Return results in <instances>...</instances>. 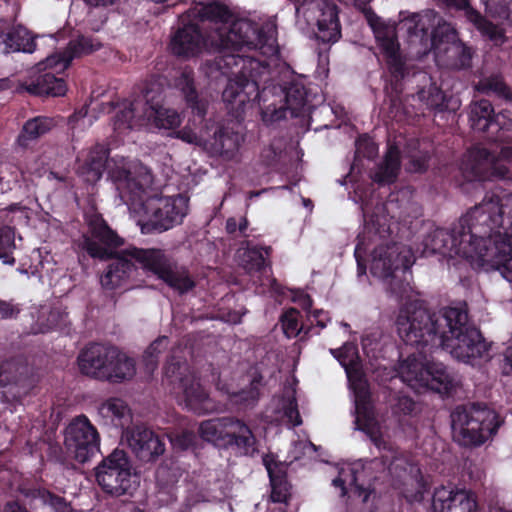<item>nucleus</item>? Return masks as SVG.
Returning <instances> with one entry per match:
<instances>
[{
  "label": "nucleus",
  "instance_id": "nucleus-56",
  "mask_svg": "<svg viewBox=\"0 0 512 512\" xmlns=\"http://www.w3.org/2000/svg\"><path fill=\"white\" fill-rule=\"evenodd\" d=\"M49 328L62 327L67 324V313L60 309H53L48 316Z\"/></svg>",
  "mask_w": 512,
  "mask_h": 512
},
{
  "label": "nucleus",
  "instance_id": "nucleus-20",
  "mask_svg": "<svg viewBox=\"0 0 512 512\" xmlns=\"http://www.w3.org/2000/svg\"><path fill=\"white\" fill-rule=\"evenodd\" d=\"M431 512H480L475 495L468 490L441 486L435 489Z\"/></svg>",
  "mask_w": 512,
  "mask_h": 512
},
{
  "label": "nucleus",
  "instance_id": "nucleus-31",
  "mask_svg": "<svg viewBox=\"0 0 512 512\" xmlns=\"http://www.w3.org/2000/svg\"><path fill=\"white\" fill-rule=\"evenodd\" d=\"M400 170V151L398 146L389 145L383 161L371 175L373 181L384 185L394 182Z\"/></svg>",
  "mask_w": 512,
  "mask_h": 512
},
{
  "label": "nucleus",
  "instance_id": "nucleus-44",
  "mask_svg": "<svg viewBox=\"0 0 512 512\" xmlns=\"http://www.w3.org/2000/svg\"><path fill=\"white\" fill-rule=\"evenodd\" d=\"M300 313L294 308L287 310L282 318V328L285 335L288 338H293L298 336L301 332L305 334L308 333V330H305L304 324H299Z\"/></svg>",
  "mask_w": 512,
  "mask_h": 512
},
{
  "label": "nucleus",
  "instance_id": "nucleus-7",
  "mask_svg": "<svg viewBox=\"0 0 512 512\" xmlns=\"http://www.w3.org/2000/svg\"><path fill=\"white\" fill-rule=\"evenodd\" d=\"M458 231L464 233V240L472 247L484 253L486 246L492 252L496 242L512 233V193L486 194L481 203L459 220Z\"/></svg>",
  "mask_w": 512,
  "mask_h": 512
},
{
  "label": "nucleus",
  "instance_id": "nucleus-39",
  "mask_svg": "<svg viewBox=\"0 0 512 512\" xmlns=\"http://www.w3.org/2000/svg\"><path fill=\"white\" fill-rule=\"evenodd\" d=\"M176 86L183 92L187 102L197 110L198 115H204V106L197 101V94L194 88L193 71L189 68L183 69L176 79Z\"/></svg>",
  "mask_w": 512,
  "mask_h": 512
},
{
  "label": "nucleus",
  "instance_id": "nucleus-27",
  "mask_svg": "<svg viewBox=\"0 0 512 512\" xmlns=\"http://www.w3.org/2000/svg\"><path fill=\"white\" fill-rule=\"evenodd\" d=\"M242 141L241 134L230 129L218 128L214 131L213 137L205 141L204 149L224 160H232L236 157Z\"/></svg>",
  "mask_w": 512,
  "mask_h": 512
},
{
  "label": "nucleus",
  "instance_id": "nucleus-57",
  "mask_svg": "<svg viewBox=\"0 0 512 512\" xmlns=\"http://www.w3.org/2000/svg\"><path fill=\"white\" fill-rule=\"evenodd\" d=\"M492 123H495L500 129L509 130L512 128V113L504 110L494 115Z\"/></svg>",
  "mask_w": 512,
  "mask_h": 512
},
{
  "label": "nucleus",
  "instance_id": "nucleus-61",
  "mask_svg": "<svg viewBox=\"0 0 512 512\" xmlns=\"http://www.w3.org/2000/svg\"><path fill=\"white\" fill-rule=\"evenodd\" d=\"M503 372L505 374L512 373V344L506 349L504 354Z\"/></svg>",
  "mask_w": 512,
  "mask_h": 512
},
{
  "label": "nucleus",
  "instance_id": "nucleus-43",
  "mask_svg": "<svg viewBox=\"0 0 512 512\" xmlns=\"http://www.w3.org/2000/svg\"><path fill=\"white\" fill-rule=\"evenodd\" d=\"M168 347V338L165 336L156 339L144 352L143 362L148 373H152L157 365L159 355Z\"/></svg>",
  "mask_w": 512,
  "mask_h": 512
},
{
  "label": "nucleus",
  "instance_id": "nucleus-3",
  "mask_svg": "<svg viewBox=\"0 0 512 512\" xmlns=\"http://www.w3.org/2000/svg\"><path fill=\"white\" fill-rule=\"evenodd\" d=\"M188 18L208 21L204 37L194 23L178 28L171 37L170 49L180 57H194L204 50L259 48L266 57L278 54L276 23L269 19L261 26L236 18L227 6L220 3H199L188 11Z\"/></svg>",
  "mask_w": 512,
  "mask_h": 512
},
{
  "label": "nucleus",
  "instance_id": "nucleus-63",
  "mask_svg": "<svg viewBox=\"0 0 512 512\" xmlns=\"http://www.w3.org/2000/svg\"><path fill=\"white\" fill-rule=\"evenodd\" d=\"M300 445L303 448L305 454L311 455L316 451V446L311 442H302Z\"/></svg>",
  "mask_w": 512,
  "mask_h": 512
},
{
  "label": "nucleus",
  "instance_id": "nucleus-5",
  "mask_svg": "<svg viewBox=\"0 0 512 512\" xmlns=\"http://www.w3.org/2000/svg\"><path fill=\"white\" fill-rule=\"evenodd\" d=\"M269 70L251 81L231 82L222 93V99L235 117H240L254 100L263 103L262 120L273 123L286 118L297 117L308 103L306 90L301 84H291L288 88L265 85L269 80Z\"/></svg>",
  "mask_w": 512,
  "mask_h": 512
},
{
  "label": "nucleus",
  "instance_id": "nucleus-64",
  "mask_svg": "<svg viewBox=\"0 0 512 512\" xmlns=\"http://www.w3.org/2000/svg\"><path fill=\"white\" fill-rule=\"evenodd\" d=\"M300 302L305 309H309L312 305V300L308 295H303L300 299Z\"/></svg>",
  "mask_w": 512,
  "mask_h": 512
},
{
  "label": "nucleus",
  "instance_id": "nucleus-6",
  "mask_svg": "<svg viewBox=\"0 0 512 512\" xmlns=\"http://www.w3.org/2000/svg\"><path fill=\"white\" fill-rule=\"evenodd\" d=\"M113 258L101 277V285L106 289L119 287L132 275L136 265L153 273L179 293H185L195 285L187 270L173 263L160 249L130 247L116 253Z\"/></svg>",
  "mask_w": 512,
  "mask_h": 512
},
{
  "label": "nucleus",
  "instance_id": "nucleus-29",
  "mask_svg": "<svg viewBox=\"0 0 512 512\" xmlns=\"http://www.w3.org/2000/svg\"><path fill=\"white\" fill-rule=\"evenodd\" d=\"M35 50V43L29 31L17 26L7 32H0V51L3 53L25 52L32 53Z\"/></svg>",
  "mask_w": 512,
  "mask_h": 512
},
{
  "label": "nucleus",
  "instance_id": "nucleus-55",
  "mask_svg": "<svg viewBox=\"0 0 512 512\" xmlns=\"http://www.w3.org/2000/svg\"><path fill=\"white\" fill-rule=\"evenodd\" d=\"M177 137L189 144H195L204 148V143L207 139L198 136L195 132L190 129H182L177 132Z\"/></svg>",
  "mask_w": 512,
  "mask_h": 512
},
{
  "label": "nucleus",
  "instance_id": "nucleus-2",
  "mask_svg": "<svg viewBox=\"0 0 512 512\" xmlns=\"http://www.w3.org/2000/svg\"><path fill=\"white\" fill-rule=\"evenodd\" d=\"M105 169L122 202L139 216L137 223L142 233L167 231L180 225L187 216V196L150 194L154 183L151 170L139 162H127L122 156L108 159V149L103 145L97 144L90 150L79 173L86 182L94 184Z\"/></svg>",
  "mask_w": 512,
  "mask_h": 512
},
{
  "label": "nucleus",
  "instance_id": "nucleus-52",
  "mask_svg": "<svg viewBox=\"0 0 512 512\" xmlns=\"http://www.w3.org/2000/svg\"><path fill=\"white\" fill-rule=\"evenodd\" d=\"M356 153L367 158H373L378 153V148L372 140L361 138L356 143Z\"/></svg>",
  "mask_w": 512,
  "mask_h": 512
},
{
  "label": "nucleus",
  "instance_id": "nucleus-35",
  "mask_svg": "<svg viewBox=\"0 0 512 512\" xmlns=\"http://www.w3.org/2000/svg\"><path fill=\"white\" fill-rule=\"evenodd\" d=\"M228 417L203 421L199 426L200 436L216 446L225 448Z\"/></svg>",
  "mask_w": 512,
  "mask_h": 512
},
{
  "label": "nucleus",
  "instance_id": "nucleus-38",
  "mask_svg": "<svg viewBox=\"0 0 512 512\" xmlns=\"http://www.w3.org/2000/svg\"><path fill=\"white\" fill-rule=\"evenodd\" d=\"M55 126L52 118L38 116L28 120L23 126L22 133L19 135L18 141L21 145H27V141L37 139L44 135Z\"/></svg>",
  "mask_w": 512,
  "mask_h": 512
},
{
  "label": "nucleus",
  "instance_id": "nucleus-30",
  "mask_svg": "<svg viewBox=\"0 0 512 512\" xmlns=\"http://www.w3.org/2000/svg\"><path fill=\"white\" fill-rule=\"evenodd\" d=\"M97 411L105 424L116 427L123 426L131 420V410L121 398L112 397L103 401Z\"/></svg>",
  "mask_w": 512,
  "mask_h": 512
},
{
  "label": "nucleus",
  "instance_id": "nucleus-23",
  "mask_svg": "<svg viewBox=\"0 0 512 512\" xmlns=\"http://www.w3.org/2000/svg\"><path fill=\"white\" fill-rule=\"evenodd\" d=\"M146 99V122H151L159 129H174L181 124L180 115L161 104V93L158 88L151 87L144 90Z\"/></svg>",
  "mask_w": 512,
  "mask_h": 512
},
{
  "label": "nucleus",
  "instance_id": "nucleus-25",
  "mask_svg": "<svg viewBox=\"0 0 512 512\" xmlns=\"http://www.w3.org/2000/svg\"><path fill=\"white\" fill-rule=\"evenodd\" d=\"M225 448H232L236 453L253 456L258 452L257 439L251 428L242 420L228 417Z\"/></svg>",
  "mask_w": 512,
  "mask_h": 512
},
{
  "label": "nucleus",
  "instance_id": "nucleus-13",
  "mask_svg": "<svg viewBox=\"0 0 512 512\" xmlns=\"http://www.w3.org/2000/svg\"><path fill=\"white\" fill-rule=\"evenodd\" d=\"M96 480L111 495L132 494L139 486V476L133 471L125 451L115 449L96 468Z\"/></svg>",
  "mask_w": 512,
  "mask_h": 512
},
{
  "label": "nucleus",
  "instance_id": "nucleus-51",
  "mask_svg": "<svg viewBox=\"0 0 512 512\" xmlns=\"http://www.w3.org/2000/svg\"><path fill=\"white\" fill-rule=\"evenodd\" d=\"M393 411L397 415L414 416L418 413V405L409 397H398Z\"/></svg>",
  "mask_w": 512,
  "mask_h": 512
},
{
  "label": "nucleus",
  "instance_id": "nucleus-26",
  "mask_svg": "<svg viewBox=\"0 0 512 512\" xmlns=\"http://www.w3.org/2000/svg\"><path fill=\"white\" fill-rule=\"evenodd\" d=\"M364 470L359 465H344L338 471V476L333 479L332 485L340 488L341 496L349 494V497H359L364 503L368 500L370 490L364 487L362 476Z\"/></svg>",
  "mask_w": 512,
  "mask_h": 512
},
{
  "label": "nucleus",
  "instance_id": "nucleus-19",
  "mask_svg": "<svg viewBox=\"0 0 512 512\" xmlns=\"http://www.w3.org/2000/svg\"><path fill=\"white\" fill-rule=\"evenodd\" d=\"M123 439L135 456L143 462L154 461L165 451V444L158 435L142 425L126 429Z\"/></svg>",
  "mask_w": 512,
  "mask_h": 512
},
{
  "label": "nucleus",
  "instance_id": "nucleus-53",
  "mask_svg": "<svg viewBox=\"0 0 512 512\" xmlns=\"http://www.w3.org/2000/svg\"><path fill=\"white\" fill-rule=\"evenodd\" d=\"M248 221L245 217H241L239 221L235 217H230L226 221V231L229 234H234L236 231H239L241 235H244L245 230L247 229Z\"/></svg>",
  "mask_w": 512,
  "mask_h": 512
},
{
  "label": "nucleus",
  "instance_id": "nucleus-28",
  "mask_svg": "<svg viewBox=\"0 0 512 512\" xmlns=\"http://www.w3.org/2000/svg\"><path fill=\"white\" fill-rule=\"evenodd\" d=\"M445 22L435 11L426 10L421 14H412L401 21V27L405 29L411 39L423 41L427 39V30L433 27V30L438 27V21Z\"/></svg>",
  "mask_w": 512,
  "mask_h": 512
},
{
  "label": "nucleus",
  "instance_id": "nucleus-50",
  "mask_svg": "<svg viewBox=\"0 0 512 512\" xmlns=\"http://www.w3.org/2000/svg\"><path fill=\"white\" fill-rule=\"evenodd\" d=\"M281 408L283 410V415L287 418L288 422L292 424V426H298L302 423L297 403L293 395L282 400Z\"/></svg>",
  "mask_w": 512,
  "mask_h": 512
},
{
  "label": "nucleus",
  "instance_id": "nucleus-24",
  "mask_svg": "<svg viewBox=\"0 0 512 512\" xmlns=\"http://www.w3.org/2000/svg\"><path fill=\"white\" fill-rule=\"evenodd\" d=\"M270 248H247L239 253L240 264L252 277L255 284L273 286L275 280L270 277V268L266 264Z\"/></svg>",
  "mask_w": 512,
  "mask_h": 512
},
{
  "label": "nucleus",
  "instance_id": "nucleus-8",
  "mask_svg": "<svg viewBox=\"0 0 512 512\" xmlns=\"http://www.w3.org/2000/svg\"><path fill=\"white\" fill-rule=\"evenodd\" d=\"M100 46V42L91 37L81 36L71 41L64 52L48 56L44 62L38 64V70L50 69L51 71L41 74L35 82L21 85L17 91L25 90L34 95L63 96L67 90L66 84L54 73L63 72L74 58L92 53Z\"/></svg>",
  "mask_w": 512,
  "mask_h": 512
},
{
  "label": "nucleus",
  "instance_id": "nucleus-14",
  "mask_svg": "<svg viewBox=\"0 0 512 512\" xmlns=\"http://www.w3.org/2000/svg\"><path fill=\"white\" fill-rule=\"evenodd\" d=\"M431 46L438 63L453 69L469 65L471 50L458 39L457 32L450 23L438 21V27L432 32Z\"/></svg>",
  "mask_w": 512,
  "mask_h": 512
},
{
  "label": "nucleus",
  "instance_id": "nucleus-17",
  "mask_svg": "<svg viewBox=\"0 0 512 512\" xmlns=\"http://www.w3.org/2000/svg\"><path fill=\"white\" fill-rule=\"evenodd\" d=\"M364 14L377 43L385 54L391 74L397 80L404 78L407 74V66L399 51L395 23L381 19L371 9L364 10Z\"/></svg>",
  "mask_w": 512,
  "mask_h": 512
},
{
  "label": "nucleus",
  "instance_id": "nucleus-59",
  "mask_svg": "<svg viewBox=\"0 0 512 512\" xmlns=\"http://www.w3.org/2000/svg\"><path fill=\"white\" fill-rule=\"evenodd\" d=\"M308 319L311 325L316 323L317 326L323 329L326 326V320L328 318L326 312H324L323 310H315L308 316Z\"/></svg>",
  "mask_w": 512,
  "mask_h": 512
},
{
  "label": "nucleus",
  "instance_id": "nucleus-12",
  "mask_svg": "<svg viewBox=\"0 0 512 512\" xmlns=\"http://www.w3.org/2000/svg\"><path fill=\"white\" fill-rule=\"evenodd\" d=\"M164 375L173 390L182 395L187 409L198 414L219 410L185 361L172 357L164 368Z\"/></svg>",
  "mask_w": 512,
  "mask_h": 512
},
{
  "label": "nucleus",
  "instance_id": "nucleus-62",
  "mask_svg": "<svg viewBox=\"0 0 512 512\" xmlns=\"http://www.w3.org/2000/svg\"><path fill=\"white\" fill-rule=\"evenodd\" d=\"M87 4L91 6H108L113 5L117 0H84Z\"/></svg>",
  "mask_w": 512,
  "mask_h": 512
},
{
  "label": "nucleus",
  "instance_id": "nucleus-54",
  "mask_svg": "<svg viewBox=\"0 0 512 512\" xmlns=\"http://www.w3.org/2000/svg\"><path fill=\"white\" fill-rule=\"evenodd\" d=\"M20 312V308L12 301L0 300V319L15 318Z\"/></svg>",
  "mask_w": 512,
  "mask_h": 512
},
{
  "label": "nucleus",
  "instance_id": "nucleus-42",
  "mask_svg": "<svg viewBox=\"0 0 512 512\" xmlns=\"http://www.w3.org/2000/svg\"><path fill=\"white\" fill-rule=\"evenodd\" d=\"M0 221L5 225H27L29 221L28 210L18 204L10 205L9 207L0 210Z\"/></svg>",
  "mask_w": 512,
  "mask_h": 512
},
{
  "label": "nucleus",
  "instance_id": "nucleus-60",
  "mask_svg": "<svg viewBox=\"0 0 512 512\" xmlns=\"http://www.w3.org/2000/svg\"><path fill=\"white\" fill-rule=\"evenodd\" d=\"M26 170L27 173L31 175H36L38 177H40L42 173L45 171L43 162H41V164H38L37 160H33V162L29 161L26 165Z\"/></svg>",
  "mask_w": 512,
  "mask_h": 512
},
{
  "label": "nucleus",
  "instance_id": "nucleus-41",
  "mask_svg": "<svg viewBox=\"0 0 512 512\" xmlns=\"http://www.w3.org/2000/svg\"><path fill=\"white\" fill-rule=\"evenodd\" d=\"M416 98L428 109L443 111L448 107L445 95L433 83H430L428 87H424L419 90L416 94Z\"/></svg>",
  "mask_w": 512,
  "mask_h": 512
},
{
  "label": "nucleus",
  "instance_id": "nucleus-36",
  "mask_svg": "<svg viewBox=\"0 0 512 512\" xmlns=\"http://www.w3.org/2000/svg\"><path fill=\"white\" fill-rule=\"evenodd\" d=\"M493 118L494 110L488 100L483 99L471 104L469 120L474 130L486 131L492 125Z\"/></svg>",
  "mask_w": 512,
  "mask_h": 512
},
{
  "label": "nucleus",
  "instance_id": "nucleus-46",
  "mask_svg": "<svg viewBox=\"0 0 512 512\" xmlns=\"http://www.w3.org/2000/svg\"><path fill=\"white\" fill-rule=\"evenodd\" d=\"M28 372V367L24 364L6 363L1 367L0 382H19Z\"/></svg>",
  "mask_w": 512,
  "mask_h": 512
},
{
  "label": "nucleus",
  "instance_id": "nucleus-22",
  "mask_svg": "<svg viewBox=\"0 0 512 512\" xmlns=\"http://www.w3.org/2000/svg\"><path fill=\"white\" fill-rule=\"evenodd\" d=\"M146 99L144 92L132 101L125 100L115 107L113 128L118 134H125L129 130L140 127L146 123Z\"/></svg>",
  "mask_w": 512,
  "mask_h": 512
},
{
  "label": "nucleus",
  "instance_id": "nucleus-48",
  "mask_svg": "<svg viewBox=\"0 0 512 512\" xmlns=\"http://www.w3.org/2000/svg\"><path fill=\"white\" fill-rule=\"evenodd\" d=\"M172 446L177 450H186L195 443L196 436L191 431L175 432L169 435Z\"/></svg>",
  "mask_w": 512,
  "mask_h": 512
},
{
  "label": "nucleus",
  "instance_id": "nucleus-47",
  "mask_svg": "<svg viewBox=\"0 0 512 512\" xmlns=\"http://www.w3.org/2000/svg\"><path fill=\"white\" fill-rule=\"evenodd\" d=\"M68 124L71 136L74 139L78 132H83L92 125V120L87 118V110L81 109L69 117Z\"/></svg>",
  "mask_w": 512,
  "mask_h": 512
},
{
  "label": "nucleus",
  "instance_id": "nucleus-34",
  "mask_svg": "<svg viewBox=\"0 0 512 512\" xmlns=\"http://www.w3.org/2000/svg\"><path fill=\"white\" fill-rule=\"evenodd\" d=\"M136 374L135 362L117 349V357L110 361L105 380L119 383L132 379Z\"/></svg>",
  "mask_w": 512,
  "mask_h": 512
},
{
  "label": "nucleus",
  "instance_id": "nucleus-16",
  "mask_svg": "<svg viewBox=\"0 0 512 512\" xmlns=\"http://www.w3.org/2000/svg\"><path fill=\"white\" fill-rule=\"evenodd\" d=\"M86 221L88 233L82 237L81 248L93 258L105 260L114 257L123 239L98 213L87 214Z\"/></svg>",
  "mask_w": 512,
  "mask_h": 512
},
{
  "label": "nucleus",
  "instance_id": "nucleus-11",
  "mask_svg": "<svg viewBox=\"0 0 512 512\" xmlns=\"http://www.w3.org/2000/svg\"><path fill=\"white\" fill-rule=\"evenodd\" d=\"M398 374L403 382L416 391L430 389L447 394L457 384L455 376L440 362L425 357L409 356L399 365Z\"/></svg>",
  "mask_w": 512,
  "mask_h": 512
},
{
  "label": "nucleus",
  "instance_id": "nucleus-1",
  "mask_svg": "<svg viewBox=\"0 0 512 512\" xmlns=\"http://www.w3.org/2000/svg\"><path fill=\"white\" fill-rule=\"evenodd\" d=\"M412 264V252L402 244H380L371 253V273L383 280L392 294L405 300L395 321L399 337L423 354L442 348L465 363L484 357L487 344L480 332L469 324L465 309L445 307L430 311L421 300L413 297V288L407 279Z\"/></svg>",
  "mask_w": 512,
  "mask_h": 512
},
{
  "label": "nucleus",
  "instance_id": "nucleus-49",
  "mask_svg": "<svg viewBox=\"0 0 512 512\" xmlns=\"http://www.w3.org/2000/svg\"><path fill=\"white\" fill-rule=\"evenodd\" d=\"M14 230L10 226L0 229V258L7 257L15 247Z\"/></svg>",
  "mask_w": 512,
  "mask_h": 512
},
{
  "label": "nucleus",
  "instance_id": "nucleus-45",
  "mask_svg": "<svg viewBox=\"0 0 512 512\" xmlns=\"http://www.w3.org/2000/svg\"><path fill=\"white\" fill-rule=\"evenodd\" d=\"M478 90L484 93H495L506 99H512V93L498 76L485 78L478 83Z\"/></svg>",
  "mask_w": 512,
  "mask_h": 512
},
{
  "label": "nucleus",
  "instance_id": "nucleus-4",
  "mask_svg": "<svg viewBox=\"0 0 512 512\" xmlns=\"http://www.w3.org/2000/svg\"><path fill=\"white\" fill-rule=\"evenodd\" d=\"M330 353L345 368L346 374L354 393L355 423L359 430L364 431L382 452L381 459L389 473L395 477L407 480L417 479L420 470L416 465L396 452L394 447L385 438L386 430L376 420L373 407L370 403V392L367 381L356 367L355 359L357 348L353 343H344L341 348L330 349Z\"/></svg>",
  "mask_w": 512,
  "mask_h": 512
},
{
  "label": "nucleus",
  "instance_id": "nucleus-21",
  "mask_svg": "<svg viewBox=\"0 0 512 512\" xmlns=\"http://www.w3.org/2000/svg\"><path fill=\"white\" fill-rule=\"evenodd\" d=\"M117 357V348L102 344H92L78 356V365L82 374L105 380L110 361Z\"/></svg>",
  "mask_w": 512,
  "mask_h": 512
},
{
  "label": "nucleus",
  "instance_id": "nucleus-18",
  "mask_svg": "<svg viewBox=\"0 0 512 512\" xmlns=\"http://www.w3.org/2000/svg\"><path fill=\"white\" fill-rule=\"evenodd\" d=\"M65 444L74 458L84 463L99 451V435L89 419L81 415L67 427Z\"/></svg>",
  "mask_w": 512,
  "mask_h": 512
},
{
  "label": "nucleus",
  "instance_id": "nucleus-9",
  "mask_svg": "<svg viewBox=\"0 0 512 512\" xmlns=\"http://www.w3.org/2000/svg\"><path fill=\"white\" fill-rule=\"evenodd\" d=\"M222 54L213 60H206L201 65V72L210 81H217L222 76L231 74L225 89L231 82H246L267 72V63L256 58L257 54L265 56L255 48L217 49Z\"/></svg>",
  "mask_w": 512,
  "mask_h": 512
},
{
  "label": "nucleus",
  "instance_id": "nucleus-15",
  "mask_svg": "<svg viewBox=\"0 0 512 512\" xmlns=\"http://www.w3.org/2000/svg\"><path fill=\"white\" fill-rule=\"evenodd\" d=\"M501 160L512 161V147H503L500 159H495L485 148H473L463 157L460 170L468 181L485 180L491 177L505 178L508 169Z\"/></svg>",
  "mask_w": 512,
  "mask_h": 512
},
{
  "label": "nucleus",
  "instance_id": "nucleus-10",
  "mask_svg": "<svg viewBox=\"0 0 512 512\" xmlns=\"http://www.w3.org/2000/svg\"><path fill=\"white\" fill-rule=\"evenodd\" d=\"M498 414L486 405L459 406L451 414L453 439L463 446H478L496 433Z\"/></svg>",
  "mask_w": 512,
  "mask_h": 512
},
{
  "label": "nucleus",
  "instance_id": "nucleus-32",
  "mask_svg": "<svg viewBox=\"0 0 512 512\" xmlns=\"http://www.w3.org/2000/svg\"><path fill=\"white\" fill-rule=\"evenodd\" d=\"M397 198L390 195L389 199L380 205H377L374 210L371 209V203L363 202L362 211L365 218H369V229L382 234L388 231V216L393 212L394 202Z\"/></svg>",
  "mask_w": 512,
  "mask_h": 512
},
{
  "label": "nucleus",
  "instance_id": "nucleus-37",
  "mask_svg": "<svg viewBox=\"0 0 512 512\" xmlns=\"http://www.w3.org/2000/svg\"><path fill=\"white\" fill-rule=\"evenodd\" d=\"M408 163L406 169L409 172H422L428 167L429 153L426 150V143L419 140H411L406 147Z\"/></svg>",
  "mask_w": 512,
  "mask_h": 512
},
{
  "label": "nucleus",
  "instance_id": "nucleus-58",
  "mask_svg": "<svg viewBox=\"0 0 512 512\" xmlns=\"http://www.w3.org/2000/svg\"><path fill=\"white\" fill-rule=\"evenodd\" d=\"M365 253H366V246L364 245L363 240L359 239V242L356 245L355 252H354V255H355V258H356V261L358 264L359 274L365 273V268L363 267V264H362L363 256Z\"/></svg>",
  "mask_w": 512,
  "mask_h": 512
},
{
  "label": "nucleus",
  "instance_id": "nucleus-33",
  "mask_svg": "<svg viewBox=\"0 0 512 512\" xmlns=\"http://www.w3.org/2000/svg\"><path fill=\"white\" fill-rule=\"evenodd\" d=\"M260 381L253 380L248 389L234 391L225 383L218 382L217 389L227 396V400L232 406L240 409L253 407L259 399Z\"/></svg>",
  "mask_w": 512,
  "mask_h": 512
},
{
  "label": "nucleus",
  "instance_id": "nucleus-40",
  "mask_svg": "<svg viewBox=\"0 0 512 512\" xmlns=\"http://www.w3.org/2000/svg\"><path fill=\"white\" fill-rule=\"evenodd\" d=\"M264 463L270 477L272 501L285 502L289 492L287 481L281 471H276V464L273 465L267 459H264Z\"/></svg>",
  "mask_w": 512,
  "mask_h": 512
}]
</instances>
